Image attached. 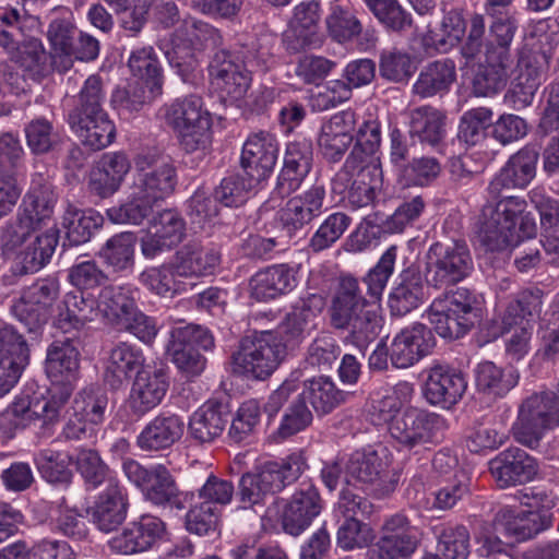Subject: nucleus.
I'll return each mask as SVG.
<instances>
[{"label": "nucleus", "mask_w": 559, "mask_h": 559, "mask_svg": "<svg viewBox=\"0 0 559 559\" xmlns=\"http://www.w3.org/2000/svg\"><path fill=\"white\" fill-rule=\"evenodd\" d=\"M129 500L124 488L110 479L90 509L92 522L104 533L116 531L127 519Z\"/></svg>", "instance_id": "nucleus-26"}, {"label": "nucleus", "mask_w": 559, "mask_h": 559, "mask_svg": "<svg viewBox=\"0 0 559 559\" xmlns=\"http://www.w3.org/2000/svg\"><path fill=\"white\" fill-rule=\"evenodd\" d=\"M350 221V217L343 212L330 214L311 237L309 248L313 252H320L330 248L343 236Z\"/></svg>", "instance_id": "nucleus-64"}, {"label": "nucleus", "mask_w": 559, "mask_h": 559, "mask_svg": "<svg viewBox=\"0 0 559 559\" xmlns=\"http://www.w3.org/2000/svg\"><path fill=\"white\" fill-rule=\"evenodd\" d=\"M70 128L85 146L99 151L107 147L115 139L116 129L107 112L96 115H75L68 119Z\"/></svg>", "instance_id": "nucleus-39"}, {"label": "nucleus", "mask_w": 559, "mask_h": 559, "mask_svg": "<svg viewBox=\"0 0 559 559\" xmlns=\"http://www.w3.org/2000/svg\"><path fill=\"white\" fill-rule=\"evenodd\" d=\"M229 420V412L224 405L207 402L191 415L188 433L198 443H210L223 433Z\"/></svg>", "instance_id": "nucleus-35"}, {"label": "nucleus", "mask_w": 559, "mask_h": 559, "mask_svg": "<svg viewBox=\"0 0 559 559\" xmlns=\"http://www.w3.org/2000/svg\"><path fill=\"white\" fill-rule=\"evenodd\" d=\"M295 276L286 264L272 265L257 272L250 280L251 296L265 301L274 299L293 289Z\"/></svg>", "instance_id": "nucleus-41"}, {"label": "nucleus", "mask_w": 559, "mask_h": 559, "mask_svg": "<svg viewBox=\"0 0 559 559\" xmlns=\"http://www.w3.org/2000/svg\"><path fill=\"white\" fill-rule=\"evenodd\" d=\"M512 58H502L485 52V62L473 79V90L477 96H491L507 85Z\"/></svg>", "instance_id": "nucleus-43"}, {"label": "nucleus", "mask_w": 559, "mask_h": 559, "mask_svg": "<svg viewBox=\"0 0 559 559\" xmlns=\"http://www.w3.org/2000/svg\"><path fill=\"white\" fill-rule=\"evenodd\" d=\"M552 514L538 513V511L514 510L503 508L495 515L496 530H502L508 536L516 540H526L534 537L542 531L550 527Z\"/></svg>", "instance_id": "nucleus-30"}, {"label": "nucleus", "mask_w": 559, "mask_h": 559, "mask_svg": "<svg viewBox=\"0 0 559 559\" xmlns=\"http://www.w3.org/2000/svg\"><path fill=\"white\" fill-rule=\"evenodd\" d=\"M241 508L249 509L263 503L267 495L276 493L265 466L257 474L247 473L241 476L238 486Z\"/></svg>", "instance_id": "nucleus-56"}, {"label": "nucleus", "mask_w": 559, "mask_h": 559, "mask_svg": "<svg viewBox=\"0 0 559 559\" xmlns=\"http://www.w3.org/2000/svg\"><path fill=\"white\" fill-rule=\"evenodd\" d=\"M108 407L107 394L98 388H85L74 397L71 411L73 417L83 418L87 423L98 425L104 421Z\"/></svg>", "instance_id": "nucleus-54"}, {"label": "nucleus", "mask_w": 559, "mask_h": 559, "mask_svg": "<svg viewBox=\"0 0 559 559\" xmlns=\"http://www.w3.org/2000/svg\"><path fill=\"white\" fill-rule=\"evenodd\" d=\"M285 357V346L270 331L241 338L231 356L233 370L248 379L265 380Z\"/></svg>", "instance_id": "nucleus-6"}, {"label": "nucleus", "mask_w": 559, "mask_h": 559, "mask_svg": "<svg viewBox=\"0 0 559 559\" xmlns=\"http://www.w3.org/2000/svg\"><path fill=\"white\" fill-rule=\"evenodd\" d=\"M456 80V67L445 58L427 63L420 70L412 92L421 99L448 93Z\"/></svg>", "instance_id": "nucleus-34"}, {"label": "nucleus", "mask_w": 559, "mask_h": 559, "mask_svg": "<svg viewBox=\"0 0 559 559\" xmlns=\"http://www.w3.org/2000/svg\"><path fill=\"white\" fill-rule=\"evenodd\" d=\"M29 350L24 337L10 325L0 329V397L17 383L28 364Z\"/></svg>", "instance_id": "nucleus-21"}, {"label": "nucleus", "mask_w": 559, "mask_h": 559, "mask_svg": "<svg viewBox=\"0 0 559 559\" xmlns=\"http://www.w3.org/2000/svg\"><path fill=\"white\" fill-rule=\"evenodd\" d=\"M323 306V298L318 294H310L299 299L282 325L284 333L292 340L302 337L309 325L322 311Z\"/></svg>", "instance_id": "nucleus-49"}, {"label": "nucleus", "mask_w": 559, "mask_h": 559, "mask_svg": "<svg viewBox=\"0 0 559 559\" xmlns=\"http://www.w3.org/2000/svg\"><path fill=\"white\" fill-rule=\"evenodd\" d=\"M105 99L106 92L103 79L97 74L90 75L84 81L76 97V105L69 111L68 119H72L75 115L83 117L106 112L103 108Z\"/></svg>", "instance_id": "nucleus-57"}, {"label": "nucleus", "mask_w": 559, "mask_h": 559, "mask_svg": "<svg viewBox=\"0 0 559 559\" xmlns=\"http://www.w3.org/2000/svg\"><path fill=\"white\" fill-rule=\"evenodd\" d=\"M96 304L98 312L109 322L118 325L136 308V302L129 289L111 285L100 290Z\"/></svg>", "instance_id": "nucleus-47"}, {"label": "nucleus", "mask_w": 559, "mask_h": 559, "mask_svg": "<svg viewBox=\"0 0 559 559\" xmlns=\"http://www.w3.org/2000/svg\"><path fill=\"white\" fill-rule=\"evenodd\" d=\"M539 157L534 146H524L511 155L506 165L489 182L490 200L483 205L475 227L481 245L488 251H504L518 245L520 238L535 236L537 225L527 203L520 197H502L503 190L523 189L536 175Z\"/></svg>", "instance_id": "nucleus-1"}, {"label": "nucleus", "mask_w": 559, "mask_h": 559, "mask_svg": "<svg viewBox=\"0 0 559 559\" xmlns=\"http://www.w3.org/2000/svg\"><path fill=\"white\" fill-rule=\"evenodd\" d=\"M278 154V144L269 132H258L248 138L241 153V167L247 176L260 182L272 173Z\"/></svg>", "instance_id": "nucleus-28"}, {"label": "nucleus", "mask_w": 559, "mask_h": 559, "mask_svg": "<svg viewBox=\"0 0 559 559\" xmlns=\"http://www.w3.org/2000/svg\"><path fill=\"white\" fill-rule=\"evenodd\" d=\"M165 534L166 524L159 518L143 514L109 538L107 546L112 554L132 556L150 550Z\"/></svg>", "instance_id": "nucleus-17"}, {"label": "nucleus", "mask_w": 559, "mask_h": 559, "mask_svg": "<svg viewBox=\"0 0 559 559\" xmlns=\"http://www.w3.org/2000/svg\"><path fill=\"white\" fill-rule=\"evenodd\" d=\"M76 33L78 29L71 11L66 8L53 9L47 29V38L52 52L58 59H71L74 52Z\"/></svg>", "instance_id": "nucleus-44"}, {"label": "nucleus", "mask_w": 559, "mask_h": 559, "mask_svg": "<svg viewBox=\"0 0 559 559\" xmlns=\"http://www.w3.org/2000/svg\"><path fill=\"white\" fill-rule=\"evenodd\" d=\"M58 295L59 284L56 280H38L23 290L11 311L29 332H35L47 322Z\"/></svg>", "instance_id": "nucleus-16"}, {"label": "nucleus", "mask_w": 559, "mask_h": 559, "mask_svg": "<svg viewBox=\"0 0 559 559\" xmlns=\"http://www.w3.org/2000/svg\"><path fill=\"white\" fill-rule=\"evenodd\" d=\"M445 114L430 105L419 106L409 112V135L420 143L437 147L444 139Z\"/></svg>", "instance_id": "nucleus-38"}, {"label": "nucleus", "mask_w": 559, "mask_h": 559, "mask_svg": "<svg viewBox=\"0 0 559 559\" xmlns=\"http://www.w3.org/2000/svg\"><path fill=\"white\" fill-rule=\"evenodd\" d=\"M466 21L461 11L451 10L447 12L438 31L432 33V44L440 52H448L462 41L466 32Z\"/></svg>", "instance_id": "nucleus-61"}, {"label": "nucleus", "mask_w": 559, "mask_h": 559, "mask_svg": "<svg viewBox=\"0 0 559 559\" xmlns=\"http://www.w3.org/2000/svg\"><path fill=\"white\" fill-rule=\"evenodd\" d=\"M135 173L132 186L138 194L159 202L174 193L178 177L170 157L154 153H141L134 159Z\"/></svg>", "instance_id": "nucleus-11"}, {"label": "nucleus", "mask_w": 559, "mask_h": 559, "mask_svg": "<svg viewBox=\"0 0 559 559\" xmlns=\"http://www.w3.org/2000/svg\"><path fill=\"white\" fill-rule=\"evenodd\" d=\"M128 67L132 75L144 83L152 93H162L163 73L153 47H142L131 52Z\"/></svg>", "instance_id": "nucleus-48"}, {"label": "nucleus", "mask_w": 559, "mask_h": 559, "mask_svg": "<svg viewBox=\"0 0 559 559\" xmlns=\"http://www.w3.org/2000/svg\"><path fill=\"white\" fill-rule=\"evenodd\" d=\"M444 419L416 407H408L389 426V432L397 445L407 451L428 450L439 441Z\"/></svg>", "instance_id": "nucleus-10"}, {"label": "nucleus", "mask_w": 559, "mask_h": 559, "mask_svg": "<svg viewBox=\"0 0 559 559\" xmlns=\"http://www.w3.org/2000/svg\"><path fill=\"white\" fill-rule=\"evenodd\" d=\"M397 247L391 246L378 263L362 278L366 294L358 280L341 276L329 307L330 324L335 330L346 331L345 340L365 349L382 329L381 297L393 274Z\"/></svg>", "instance_id": "nucleus-2"}, {"label": "nucleus", "mask_w": 559, "mask_h": 559, "mask_svg": "<svg viewBox=\"0 0 559 559\" xmlns=\"http://www.w3.org/2000/svg\"><path fill=\"white\" fill-rule=\"evenodd\" d=\"M209 74L213 88L230 100L241 99L251 83L250 70L237 63L234 56L224 49L213 55Z\"/></svg>", "instance_id": "nucleus-19"}, {"label": "nucleus", "mask_w": 559, "mask_h": 559, "mask_svg": "<svg viewBox=\"0 0 559 559\" xmlns=\"http://www.w3.org/2000/svg\"><path fill=\"white\" fill-rule=\"evenodd\" d=\"M80 353L70 338L57 340L47 349L46 373L52 382L48 396L20 400L12 413L24 419H41L45 425L56 423L64 408L78 378Z\"/></svg>", "instance_id": "nucleus-4"}, {"label": "nucleus", "mask_w": 559, "mask_h": 559, "mask_svg": "<svg viewBox=\"0 0 559 559\" xmlns=\"http://www.w3.org/2000/svg\"><path fill=\"white\" fill-rule=\"evenodd\" d=\"M259 183L258 179L247 176L243 171V175H231L224 178L215 189L214 195L225 206H239L247 201L249 193Z\"/></svg>", "instance_id": "nucleus-60"}, {"label": "nucleus", "mask_w": 559, "mask_h": 559, "mask_svg": "<svg viewBox=\"0 0 559 559\" xmlns=\"http://www.w3.org/2000/svg\"><path fill=\"white\" fill-rule=\"evenodd\" d=\"M491 122L492 111L489 108H473L461 117L457 136L467 145H476L486 138Z\"/></svg>", "instance_id": "nucleus-62"}, {"label": "nucleus", "mask_w": 559, "mask_h": 559, "mask_svg": "<svg viewBox=\"0 0 559 559\" xmlns=\"http://www.w3.org/2000/svg\"><path fill=\"white\" fill-rule=\"evenodd\" d=\"M436 345L430 329L421 323H415L402 330L390 347V358L396 368H408L427 356Z\"/></svg>", "instance_id": "nucleus-23"}, {"label": "nucleus", "mask_w": 559, "mask_h": 559, "mask_svg": "<svg viewBox=\"0 0 559 559\" xmlns=\"http://www.w3.org/2000/svg\"><path fill=\"white\" fill-rule=\"evenodd\" d=\"M320 4L311 0L301 2L295 8L290 21V33L287 35L288 48L299 51L306 48L317 47L321 43L319 36Z\"/></svg>", "instance_id": "nucleus-33"}, {"label": "nucleus", "mask_w": 559, "mask_h": 559, "mask_svg": "<svg viewBox=\"0 0 559 559\" xmlns=\"http://www.w3.org/2000/svg\"><path fill=\"white\" fill-rule=\"evenodd\" d=\"M322 503L317 488L311 483H302L286 503L283 515V530L292 535H300L321 512Z\"/></svg>", "instance_id": "nucleus-25"}, {"label": "nucleus", "mask_w": 559, "mask_h": 559, "mask_svg": "<svg viewBox=\"0 0 559 559\" xmlns=\"http://www.w3.org/2000/svg\"><path fill=\"white\" fill-rule=\"evenodd\" d=\"M540 300L533 294L523 293L512 300L502 316V331L511 333L506 341V354L514 361L521 360L530 350L533 333V317Z\"/></svg>", "instance_id": "nucleus-13"}, {"label": "nucleus", "mask_w": 559, "mask_h": 559, "mask_svg": "<svg viewBox=\"0 0 559 559\" xmlns=\"http://www.w3.org/2000/svg\"><path fill=\"white\" fill-rule=\"evenodd\" d=\"M159 94L152 93L144 83L134 81L123 87H117L111 94L110 104L121 117L129 118L142 111Z\"/></svg>", "instance_id": "nucleus-50"}, {"label": "nucleus", "mask_w": 559, "mask_h": 559, "mask_svg": "<svg viewBox=\"0 0 559 559\" xmlns=\"http://www.w3.org/2000/svg\"><path fill=\"white\" fill-rule=\"evenodd\" d=\"M221 39L218 29L212 25L202 21H185L176 29L166 57L183 82H193L198 68L195 47L205 43L217 45Z\"/></svg>", "instance_id": "nucleus-9"}, {"label": "nucleus", "mask_w": 559, "mask_h": 559, "mask_svg": "<svg viewBox=\"0 0 559 559\" xmlns=\"http://www.w3.org/2000/svg\"><path fill=\"white\" fill-rule=\"evenodd\" d=\"M56 200L52 194L34 190L23 198L14 219L1 229L0 246L8 258L14 257L24 273H33L45 266L51 259L59 241V230L55 227L37 235L27 242L40 225L53 213Z\"/></svg>", "instance_id": "nucleus-3"}, {"label": "nucleus", "mask_w": 559, "mask_h": 559, "mask_svg": "<svg viewBox=\"0 0 559 559\" xmlns=\"http://www.w3.org/2000/svg\"><path fill=\"white\" fill-rule=\"evenodd\" d=\"M169 388L167 373L160 368L146 367L134 377L127 405L136 418L158 406Z\"/></svg>", "instance_id": "nucleus-20"}, {"label": "nucleus", "mask_w": 559, "mask_h": 559, "mask_svg": "<svg viewBox=\"0 0 559 559\" xmlns=\"http://www.w3.org/2000/svg\"><path fill=\"white\" fill-rule=\"evenodd\" d=\"M174 260L168 264L148 267L140 274V282L152 293L160 297H174L182 289V283L176 280Z\"/></svg>", "instance_id": "nucleus-58"}, {"label": "nucleus", "mask_w": 559, "mask_h": 559, "mask_svg": "<svg viewBox=\"0 0 559 559\" xmlns=\"http://www.w3.org/2000/svg\"><path fill=\"white\" fill-rule=\"evenodd\" d=\"M426 316L435 331L443 338L455 340L465 335L475 324L464 316L453 314L439 300H433Z\"/></svg>", "instance_id": "nucleus-53"}, {"label": "nucleus", "mask_w": 559, "mask_h": 559, "mask_svg": "<svg viewBox=\"0 0 559 559\" xmlns=\"http://www.w3.org/2000/svg\"><path fill=\"white\" fill-rule=\"evenodd\" d=\"M103 224L104 217L100 213L92 209L80 210L73 205L67 207L62 219L66 237L74 246L87 242Z\"/></svg>", "instance_id": "nucleus-46"}, {"label": "nucleus", "mask_w": 559, "mask_h": 559, "mask_svg": "<svg viewBox=\"0 0 559 559\" xmlns=\"http://www.w3.org/2000/svg\"><path fill=\"white\" fill-rule=\"evenodd\" d=\"M156 204L157 202L147 198L145 194H138L136 190L131 185L128 201L118 206L108 209L106 214L110 222L115 224L140 225L153 213V209Z\"/></svg>", "instance_id": "nucleus-52"}, {"label": "nucleus", "mask_w": 559, "mask_h": 559, "mask_svg": "<svg viewBox=\"0 0 559 559\" xmlns=\"http://www.w3.org/2000/svg\"><path fill=\"white\" fill-rule=\"evenodd\" d=\"M214 346L210 331L197 324L173 328L167 344V354L179 370L189 377L199 376L205 368V358L200 349L207 350Z\"/></svg>", "instance_id": "nucleus-12"}, {"label": "nucleus", "mask_w": 559, "mask_h": 559, "mask_svg": "<svg viewBox=\"0 0 559 559\" xmlns=\"http://www.w3.org/2000/svg\"><path fill=\"white\" fill-rule=\"evenodd\" d=\"M221 250L213 245L204 246L199 241H189L176 251L175 270L181 277H200L214 273L221 263Z\"/></svg>", "instance_id": "nucleus-29"}, {"label": "nucleus", "mask_w": 559, "mask_h": 559, "mask_svg": "<svg viewBox=\"0 0 559 559\" xmlns=\"http://www.w3.org/2000/svg\"><path fill=\"white\" fill-rule=\"evenodd\" d=\"M437 551L443 559H467L469 532L463 524H448L437 528Z\"/></svg>", "instance_id": "nucleus-55"}, {"label": "nucleus", "mask_w": 559, "mask_h": 559, "mask_svg": "<svg viewBox=\"0 0 559 559\" xmlns=\"http://www.w3.org/2000/svg\"><path fill=\"white\" fill-rule=\"evenodd\" d=\"M20 66L34 80L47 76L51 71L64 72L72 67V59H58L51 51L47 52L40 40H27L19 57Z\"/></svg>", "instance_id": "nucleus-40"}, {"label": "nucleus", "mask_w": 559, "mask_h": 559, "mask_svg": "<svg viewBox=\"0 0 559 559\" xmlns=\"http://www.w3.org/2000/svg\"><path fill=\"white\" fill-rule=\"evenodd\" d=\"M466 388L467 381L462 371L436 365L428 370L424 395L429 404L450 409L463 397Z\"/></svg>", "instance_id": "nucleus-22"}, {"label": "nucleus", "mask_w": 559, "mask_h": 559, "mask_svg": "<svg viewBox=\"0 0 559 559\" xmlns=\"http://www.w3.org/2000/svg\"><path fill=\"white\" fill-rule=\"evenodd\" d=\"M557 392L533 393L521 402L511 428L519 443L534 449L546 430L559 427V381Z\"/></svg>", "instance_id": "nucleus-5"}, {"label": "nucleus", "mask_w": 559, "mask_h": 559, "mask_svg": "<svg viewBox=\"0 0 559 559\" xmlns=\"http://www.w3.org/2000/svg\"><path fill=\"white\" fill-rule=\"evenodd\" d=\"M308 399L316 413L326 415L346 402L348 393L338 389L329 377L312 378L305 382L300 393Z\"/></svg>", "instance_id": "nucleus-45"}, {"label": "nucleus", "mask_w": 559, "mask_h": 559, "mask_svg": "<svg viewBox=\"0 0 559 559\" xmlns=\"http://www.w3.org/2000/svg\"><path fill=\"white\" fill-rule=\"evenodd\" d=\"M473 269V257L463 239L437 241L427 252L426 278L435 288L455 285L468 277Z\"/></svg>", "instance_id": "nucleus-8"}, {"label": "nucleus", "mask_w": 559, "mask_h": 559, "mask_svg": "<svg viewBox=\"0 0 559 559\" xmlns=\"http://www.w3.org/2000/svg\"><path fill=\"white\" fill-rule=\"evenodd\" d=\"M424 280L417 266L411 265L399 275V283L389 295L392 316H405L424 300Z\"/></svg>", "instance_id": "nucleus-36"}, {"label": "nucleus", "mask_w": 559, "mask_h": 559, "mask_svg": "<svg viewBox=\"0 0 559 559\" xmlns=\"http://www.w3.org/2000/svg\"><path fill=\"white\" fill-rule=\"evenodd\" d=\"M145 358L141 349L121 342L110 350L106 369L105 381L112 389L120 388L133 373L144 369Z\"/></svg>", "instance_id": "nucleus-37"}, {"label": "nucleus", "mask_w": 559, "mask_h": 559, "mask_svg": "<svg viewBox=\"0 0 559 559\" xmlns=\"http://www.w3.org/2000/svg\"><path fill=\"white\" fill-rule=\"evenodd\" d=\"M312 142L309 139H296L287 144L276 190L282 197L296 191L310 173L312 166Z\"/></svg>", "instance_id": "nucleus-27"}, {"label": "nucleus", "mask_w": 559, "mask_h": 559, "mask_svg": "<svg viewBox=\"0 0 559 559\" xmlns=\"http://www.w3.org/2000/svg\"><path fill=\"white\" fill-rule=\"evenodd\" d=\"M136 236L133 233H120L110 237L99 251L104 263L114 271L121 272L134 264Z\"/></svg>", "instance_id": "nucleus-51"}, {"label": "nucleus", "mask_w": 559, "mask_h": 559, "mask_svg": "<svg viewBox=\"0 0 559 559\" xmlns=\"http://www.w3.org/2000/svg\"><path fill=\"white\" fill-rule=\"evenodd\" d=\"M130 168V160L124 153L104 154L90 175L91 192L103 199L111 197L121 187Z\"/></svg>", "instance_id": "nucleus-31"}, {"label": "nucleus", "mask_w": 559, "mask_h": 559, "mask_svg": "<svg viewBox=\"0 0 559 559\" xmlns=\"http://www.w3.org/2000/svg\"><path fill=\"white\" fill-rule=\"evenodd\" d=\"M185 421L176 414H159L151 419L136 437L138 447L147 452L169 449L181 439Z\"/></svg>", "instance_id": "nucleus-32"}, {"label": "nucleus", "mask_w": 559, "mask_h": 559, "mask_svg": "<svg viewBox=\"0 0 559 559\" xmlns=\"http://www.w3.org/2000/svg\"><path fill=\"white\" fill-rule=\"evenodd\" d=\"M418 547L416 530L403 514H394L382 525L381 536L368 550L370 559H406Z\"/></svg>", "instance_id": "nucleus-18"}, {"label": "nucleus", "mask_w": 559, "mask_h": 559, "mask_svg": "<svg viewBox=\"0 0 559 559\" xmlns=\"http://www.w3.org/2000/svg\"><path fill=\"white\" fill-rule=\"evenodd\" d=\"M415 71L416 63L409 53L396 49L381 53L379 72L383 79L399 83L407 81Z\"/></svg>", "instance_id": "nucleus-63"}, {"label": "nucleus", "mask_w": 559, "mask_h": 559, "mask_svg": "<svg viewBox=\"0 0 559 559\" xmlns=\"http://www.w3.org/2000/svg\"><path fill=\"white\" fill-rule=\"evenodd\" d=\"M122 471L126 477L142 490L146 500L155 506L174 503L179 497L177 483L163 464L147 468L135 460L127 459L122 463Z\"/></svg>", "instance_id": "nucleus-15"}, {"label": "nucleus", "mask_w": 559, "mask_h": 559, "mask_svg": "<svg viewBox=\"0 0 559 559\" xmlns=\"http://www.w3.org/2000/svg\"><path fill=\"white\" fill-rule=\"evenodd\" d=\"M346 473L370 495L381 498L393 492L399 483L388 460L377 451L355 452L346 464Z\"/></svg>", "instance_id": "nucleus-14"}, {"label": "nucleus", "mask_w": 559, "mask_h": 559, "mask_svg": "<svg viewBox=\"0 0 559 559\" xmlns=\"http://www.w3.org/2000/svg\"><path fill=\"white\" fill-rule=\"evenodd\" d=\"M486 38V53L512 58L510 46L516 32L515 21L508 15L492 16Z\"/></svg>", "instance_id": "nucleus-59"}, {"label": "nucleus", "mask_w": 559, "mask_h": 559, "mask_svg": "<svg viewBox=\"0 0 559 559\" xmlns=\"http://www.w3.org/2000/svg\"><path fill=\"white\" fill-rule=\"evenodd\" d=\"M489 469L501 488L525 484L537 474L534 457L520 448H509L489 462Z\"/></svg>", "instance_id": "nucleus-24"}, {"label": "nucleus", "mask_w": 559, "mask_h": 559, "mask_svg": "<svg viewBox=\"0 0 559 559\" xmlns=\"http://www.w3.org/2000/svg\"><path fill=\"white\" fill-rule=\"evenodd\" d=\"M519 380L520 373L512 366L503 368L492 361H483L475 370L478 392L495 400L504 397L518 385Z\"/></svg>", "instance_id": "nucleus-42"}, {"label": "nucleus", "mask_w": 559, "mask_h": 559, "mask_svg": "<svg viewBox=\"0 0 559 559\" xmlns=\"http://www.w3.org/2000/svg\"><path fill=\"white\" fill-rule=\"evenodd\" d=\"M165 121L187 152L204 150L210 143L211 120L201 97L189 95L165 106Z\"/></svg>", "instance_id": "nucleus-7"}]
</instances>
